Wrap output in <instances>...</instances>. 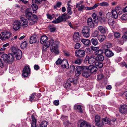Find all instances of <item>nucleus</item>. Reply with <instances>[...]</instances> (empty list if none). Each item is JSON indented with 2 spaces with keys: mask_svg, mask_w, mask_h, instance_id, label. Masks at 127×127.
Returning a JSON list of instances; mask_svg holds the SVG:
<instances>
[{
  "mask_svg": "<svg viewBox=\"0 0 127 127\" xmlns=\"http://www.w3.org/2000/svg\"><path fill=\"white\" fill-rule=\"evenodd\" d=\"M48 124V122L45 121H44L41 122L40 125V127H47V126Z\"/></svg>",
  "mask_w": 127,
  "mask_h": 127,
  "instance_id": "34",
  "label": "nucleus"
},
{
  "mask_svg": "<svg viewBox=\"0 0 127 127\" xmlns=\"http://www.w3.org/2000/svg\"><path fill=\"white\" fill-rule=\"evenodd\" d=\"M114 49L118 53L120 52L122 50V49L121 48L117 46H115L114 48Z\"/></svg>",
  "mask_w": 127,
  "mask_h": 127,
  "instance_id": "47",
  "label": "nucleus"
},
{
  "mask_svg": "<svg viewBox=\"0 0 127 127\" xmlns=\"http://www.w3.org/2000/svg\"><path fill=\"white\" fill-rule=\"evenodd\" d=\"M36 41V35L34 34L30 37L29 42L31 44H32L35 43Z\"/></svg>",
  "mask_w": 127,
  "mask_h": 127,
  "instance_id": "19",
  "label": "nucleus"
},
{
  "mask_svg": "<svg viewBox=\"0 0 127 127\" xmlns=\"http://www.w3.org/2000/svg\"><path fill=\"white\" fill-rule=\"evenodd\" d=\"M84 67H81V66H78L76 68V70L78 72H79L81 73V72L82 71H83L84 70Z\"/></svg>",
  "mask_w": 127,
  "mask_h": 127,
  "instance_id": "32",
  "label": "nucleus"
},
{
  "mask_svg": "<svg viewBox=\"0 0 127 127\" xmlns=\"http://www.w3.org/2000/svg\"><path fill=\"white\" fill-rule=\"evenodd\" d=\"M21 23L19 20H17L14 22L13 24V28L14 30H17L19 29L21 26Z\"/></svg>",
  "mask_w": 127,
  "mask_h": 127,
  "instance_id": "12",
  "label": "nucleus"
},
{
  "mask_svg": "<svg viewBox=\"0 0 127 127\" xmlns=\"http://www.w3.org/2000/svg\"><path fill=\"white\" fill-rule=\"evenodd\" d=\"M71 85V84L70 83H68V82H67L65 83V84L64 85V87L66 89L69 88Z\"/></svg>",
  "mask_w": 127,
  "mask_h": 127,
  "instance_id": "51",
  "label": "nucleus"
},
{
  "mask_svg": "<svg viewBox=\"0 0 127 127\" xmlns=\"http://www.w3.org/2000/svg\"><path fill=\"white\" fill-rule=\"evenodd\" d=\"M105 54L108 57H110L114 55L113 53L108 49L105 50Z\"/></svg>",
  "mask_w": 127,
  "mask_h": 127,
  "instance_id": "18",
  "label": "nucleus"
},
{
  "mask_svg": "<svg viewBox=\"0 0 127 127\" xmlns=\"http://www.w3.org/2000/svg\"><path fill=\"white\" fill-rule=\"evenodd\" d=\"M81 41L84 45L86 46L89 45L91 43L90 40L88 39H83Z\"/></svg>",
  "mask_w": 127,
  "mask_h": 127,
  "instance_id": "25",
  "label": "nucleus"
},
{
  "mask_svg": "<svg viewBox=\"0 0 127 127\" xmlns=\"http://www.w3.org/2000/svg\"><path fill=\"white\" fill-rule=\"evenodd\" d=\"M106 37L104 35H99L98 36L97 39L100 42H103L104 40L106 38Z\"/></svg>",
  "mask_w": 127,
  "mask_h": 127,
  "instance_id": "22",
  "label": "nucleus"
},
{
  "mask_svg": "<svg viewBox=\"0 0 127 127\" xmlns=\"http://www.w3.org/2000/svg\"><path fill=\"white\" fill-rule=\"evenodd\" d=\"M81 34L78 32H75L73 35V39L74 41L77 42L80 41V38L81 36Z\"/></svg>",
  "mask_w": 127,
  "mask_h": 127,
  "instance_id": "10",
  "label": "nucleus"
},
{
  "mask_svg": "<svg viewBox=\"0 0 127 127\" xmlns=\"http://www.w3.org/2000/svg\"><path fill=\"white\" fill-rule=\"evenodd\" d=\"M47 18L50 19V20H52L53 19V17L54 16V14H52L51 15L49 13H48L46 14Z\"/></svg>",
  "mask_w": 127,
  "mask_h": 127,
  "instance_id": "56",
  "label": "nucleus"
},
{
  "mask_svg": "<svg viewBox=\"0 0 127 127\" xmlns=\"http://www.w3.org/2000/svg\"><path fill=\"white\" fill-rule=\"evenodd\" d=\"M66 16L67 14L64 13L61 15L59 16L56 20L53 21L52 22L56 24L60 23L62 21H66Z\"/></svg>",
  "mask_w": 127,
  "mask_h": 127,
  "instance_id": "5",
  "label": "nucleus"
},
{
  "mask_svg": "<svg viewBox=\"0 0 127 127\" xmlns=\"http://www.w3.org/2000/svg\"><path fill=\"white\" fill-rule=\"evenodd\" d=\"M82 62V59L78 58L75 60V63L77 64L80 65L81 63Z\"/></svg>",
  "mask_w": 127,
  "mask_h": 127,
  "instance_id": "46",
  "label": "nucleus"
},
{
  "mask_svg": "<svg viewBox=\"0 0 127 127\" xmlns=\"http://www.w3.org/2000/svg\"><path fill=\"white\" fill-rule=\"evenodd\" d=\"M120 111H127V106L124 105L121 106L119 108Z\"/></svg>",
  "mask_w": 127,
  "mask_h": 127,
  "instance_id": "30",
  "label": "nucleus"
},
{
  "mask_svg": "<svg viewBox=\"0 0 127 127\" xmlns=\"http://www.w3.org/2000/svg\"><path fill=\"white\" fill-rule=\"evenodd\" d=\"M103 54L104 52L103 50L101 49L97 50L95 52V54L97 56Z\"/></svg>",
  "mask_w": 127,
  "mask_h": 127,
  "instance_id": "29",
  "label": "nucleus"
},
{
  "mask_svg": "<svg viewBox=\"0 0 127 127\" xmlns=\"http://www.w3.org/2000/svg\"><path fill=\"white\" fill-rule=\"evenodd\" d=\"M103 75L102 74L99 75L97 76V78L98 80H100L103 77Z\"/></svg>",
  "mask_w": 127,
  "mask_h": 127,
  "instance_id": "61",
  "label": "nucleus"
},
{
  "mask_svg": "<svg viewBox=\"0 0 127 127\" xmlns=\"http://www.w3.org/2000/svg\"><path fill=\"white\" fill-rule=\"evenodd\" d=\"M29 9H27L25 11V16L26 18L28 19H30L32 18V14L29 11Z\"/></svg>",
  "mask_w": 127,
  "mask_h": 127,
  "instance_id": "16",
  "label": "nucleus"
},
{
  "mask_svg": "<svg viewBox=\"0 0 127 127\" xmlns=\"http://www.w3.org/2000/svg\"><path fill=\"white\" fill-rule=\"evenodd\" d=\"M32 2L37 4H40L42 2V0H32Z\"/></svg>",
  "mask_w": 127,
  "mask_h": 127,
  "instance_id": "53",
  "label": "nucleus"
},
{
  "mask_svg": "<svg viewBox=\"0 0 127 127\" xmlns=\"http://www.w3.org/2000/svg\"><path fill=\"white\" fill-rule=\"evenodd\" d=\"M82 75L83 76L86 78H88L90 76V73L89 70L88 69L87 67H84V70L83 72Z\"/></svg>",
  "mask_w": 127,
  "mask_h": 127,
  "instance_id": "14",
  "label": "nucleus"
},
{
  "mask_svg": "<svg viewBox=\"0 0 127 127\" xmlns=\"http://www.w3.org/2000/svg\"><path fill=\"white\" fill-rule=\"evenodd\" d=\"M92 16L94 19V22L95 23H97L98 22V19L97 14L95 13H93Z\"/></svg>",
  "mask_w": 127,
  "mask_h": 127,
  "instance_id": "28",
  "label": "nucleus"
},
{
  "mask_svg": "<svg viewBox=\"0 0 127 127\" xmlns=\"http://www.w3.org/2000/svg\"><path fill=\"white\" fill-rule=\"evenodd\" d=\"M112 16L114 18L116 19L118 17V14L117 11L115 10H113L112 11Z\"/></svg>",
  "mask_w": 127,
  "mask_h": 127,
  "instance_id": "37",
  "label": "nucleus"
},
{
  "mask_svg": "<svg viewBox=\"0 0 127 127\" xmlns=\"http://www.w3.org/2000/svg\"><path fill=\"white\" fill-rule=\"evenodd\" d=\"M37 96V95L35 93H33L30 96L29 101L31 102H32L33 100L36 99L35 98Z\"/></svg>",
  "mask_w": 127,
  "mask_h": 127,
  "instance_id": "27",
  "label": "nucleus"
},
{
  "mask_svg": "<svg viewBox=\"0 0 127 127\" xmlns=\"http://www.w3.org/2000/svg\"><path fill=\"white\" fill-rule=\"evenodd\" d=\"M95 56L93 55H92L89 57V63L90 64H91L95 62Z\"/></svg>",
  "mask_w": 127,
  "mask_h": 127,
  "instance_id": "23",
  "label": "nucleus"
},
{
  "mask_svg": "<svg viewBox=\"0 0 127 127\" xmlns=\"http://www.w3.org/2000/svg\"><path fill=\"white\" fill-rule=\"evenodd\" d=\"M75 55L76 57L82 58L84 57L85 51L83 50H76L75 51Z\"/></svg>",
  "mask_w": 127,
  "mask_h": 127,
  "instance_id": "7",
  "label": "nucleus"
},
{
  "mask_svg": "<svg viewBox=\"0 0 127 127\" xmlns=\"http://www.w3.org/2000/svg\"><path fill=\"white\" fill-rule=\"evenodd\" d=\"M61 2H58L56 5H55L54 6V8L55 9H56L57 7H59L61 5Z\"/></svg>",
  "mask_w": 127,
  "mask_h": 127,
  "instance_id": "55",
  "label": "nucleus"
},
{
  "mask_svg": "<svg viewBox=\"0 0 127 127\" xmlns=\"http://www.w3.org/2000/svg\"><path fill=\"white\" fill-rule=\"evenodd\" d=\"M91 42L92 44L94 46H96L98 43V42L96 39H92Z\"/></svg>",
  "mask_w": 127,
  "mask_h": 127,
  "instance_id": "31",
  "label": "nucleus"
},
{
  "mask_svg": "<svg viewBox=\"0 0 127 127\" xmlns=\"http://www.w3.org/2000/svg\"><path fill=\"white\" fill-rule=\"evenodd\" d=\"M8 55H7L6 54H4L2 55L1 57V58H3L4 61L5 62H7L8 60Z\"/></svg>",
  "mask_w": 127,
  "mask_h": 127,
  "instance_id": "39",
  "label": "nucleus"
},
{
  "mask_svg": "<svg viewBox=\"0 0 127 127\" xmlns=\"http://www.w3.org/2000/svg\"><path fill=\"white\" fill-rule=\"evenodd\" d=\"M111 120L107 117H105L103 118L102 120V123L101 124H103V125L104 124H108V125L111 124L112 123L111 122Z\"/></svg>",
  "mask_w": 127,
  "mask_h": 127,
  "instance_id": "15",
  "label": "nucleus"
},
{
  "mask_svg": "<svg viewBox=\"0 0 127 127\" xmlns=\"http://www.w3.org/2000/svg\"><path fill=\"white\" fill-rule=\"evenodd\" d=\"M31 118L32 119V122L31 123V127H36V120L35 118L34 115L31 116Z\"/></svg>",
  "mask_w": 127,
  "mask_h": 127,
  "instance_id": "21",
  "label": "nucleus"
},
{
  "mask_svg": "<svg viewBox=\"0 0 127 127\" xmlns=\"http://www.w3.org/2000/svg\"><path fill=\"white\" fill-rule=\"evenodd\" d=\"M87 68L89 70L90 73L94 74L95 73L98 69L96 67L94 66L93 65L89 66L88 67H87Z\"/></svg>",
  "mask_w": 127,
  "mask_h": 127,
  "instance_id": "11",
  "label": "nucleus"
},
{
  "mask_svg": "<svg viewBox=\"0 0 127 127\" xmlns=\"http://www.w3.org/2000/svg\"><path fill=\"white\" fill-rule=\"evenodd\" d=\"M55 63L57 65L61 64V67L64 68H66L68 69L69 67V65L67 60L66 59L62 60L61 59L59 58L56 61Z\"/></svg>",
  "mask_w": 127,
  "mask_h": 127,
  "instance_id": "2",
  "label": "nucleus"
},
{
  "mask_svg": "<svg viewBox=\"0 0 127 127\" xmlns=\"http://www.w3.org/2000/svg\"><path fill=\"white\" fill-rule=\"evenodd\" d=\"M89 32H85L82 33V34L85 37L88 38L90 36V34L89 33Z\"/></svg>",
  "mask_w": 127,
  "mask_h": 127,
  "instance_id": "52",
  "label": "nucleus"
},
{
  "mask_svg": "<svg viewBox=\"0 0 127 127\" xmlns=\"http://www.w3.org/2000/svg\"><path fill=\"white\" fill-rule=\"evenodd\" d=\"M88 123L87 122L85 121L81 122L80 125V127H86Z\"/></svg>",
  "mask_w": 127,
  "mask_h": 127,
  "instance_id": "38",
  "label": "nucleus"
},
{
  "mask_svg": "<svg viewBox=\"0 0 127 127\" xmlns=\"http://www.w3.org/2000/svg\"><path fill=\"white\" fill-rule=\"evenodd\" d=\"M27 42L25 41L22 43L21 45V47L22 49H24L27 46Z\"/></svg>",
  "mask_w": 127,
  "mask_h": 127,
  "instance_id": "43",
  "label": "nucleus"
},
{
  "mask_svg": "<svg viewBox=\"0 0 127 127\" xmlns=\"http://www.w3.org/2000/svg\"><path fill=\"white\" fill-rule=\"evenodd\" d=\"M30 68L28 66H26L23 70V76L24 77H27L30 73Z\"/></svg>",
  "mask_w": 127,
  "mask_h": 127,
  "instance_id": "9",
  "label": "nucleus"
},
{
  "mask_svg": "<svg viewBox=\"0 0 127 127\" xmlns=\"http://www.w3.org/2000/svg\"><path fill=\"white\" fill-rule=\"evenodd\" d=\"M74 81V79L73 78H70L67 81L68 82V83H70V84L71 83H72Z\"/></svg>",
  "mask_w": 127,
  "mask_h": 127,
  "instance_id": "64",
  "label": "nucleus"
},
{
  "mask_svg": "<svg viewBox=\"0 0 127 127\" xmlns=\"http://www.w3.org/2000/svg\"><path fill=\"white\" fill-rule=\"evenodd\" d=\"M59 100H55L53 102V104L56 106L58 105L59 104Z\"/></svg>",
  "mask_w": 127,
  "mask_h": 127,
  "instance_id": "60",
  "label": "nucleus"
},
{
  "mask_svg": "<svg viewBox=\"0 0 127 127\" xmlns=\"http://www.w3.org/2000/svg\"><path fill=\"white\" fill-rule=\"evenodd\" d=\"M67 14L68 15H71L72 13L71 8L70 7H68L67 8Z\"/></svg>",
  "mask_w": 127,
  "mask_h": 127,
  "instance_id": "50",
  "label": "nucleus"
},
{
  "mask_svg": "<svg viewBox=\"0 0 127 127\" xmlns=\"http://www.w3.org/2000/svg\"><path fill=\"white\" fill-rule=\"evenodd\" d=\"M58 42L56 41L54 39V41H53V42H52L51 44H50V45H51L50 48L51 51L55 54L59 53V51L58 49Z\"/></svg>",
  "mask_w": 127,
  "mask_h": 127,
  "instance_id": "3",
  "label": "nucleus"
},
{
  "mask_svg": "<svg viewBox=\"0 0 127 127\" xmlns=\"http://www.w3.org/2000/svg\"><path fill=\"white\" fill-rule=\"evenodd\" d=\"M2 36L1 35L0 38L2 40L6 39H8L10 37L11 33L9 32L4 31L1 32Z\"/></svg>",
  "mask_w": 127,
  "mask_h": 127,
  "instance_id": "6",
  "label": "nucleus"
},
{
  "mask_svg": "<svg viewBox=\"0 0 127 127\" xmlns=\"http://www.w3.org/2000/svg\"><path fill=\"white\" fill-rule=\"evenodd\" d=\"M64 124L66 127H67L68 125H70L71 124V123L69 121H67L65 122Z\"/></svg>",
  "mask_w": 127,
  "mask_h": 127,
  "instance_id": "63",
  "label": "nucleus"
},
{
  "mask_svg": "<svg viewBox=\"0 0 127 127\" xmlns=\"http://www.w3.org/2000/svg\"><path fill=\"white\" fill-rule=\"evenodd\" d=\"M99 33V32L98 31H95L93 33L92 35L94 37H96L98 36Z\"/></svg>",
  "mask_w": 127,
  "mask_h": 127,
  "instance_id": "49",
  "label": "nucleus"
},
{
  "mask_svg": "<svg viewBox=\"0 0 127 127\" xmlns=\"http://www.w3.org/2000/svg\"><path fill=\"white\" fill-rule=\"evenodd\" d=\"M108 24L112 26L114 24L115 22L114 21V18L108 20Z\"/></svg>",
  "mask_w": 127,
  "mask_h": 127,
  "instance_id": "42",
  "label": "nucleus"
},
{
  "mask_svg": "<svg viewBox=\"0 0 127 127\" xmlns=\"http://www.w3.org/2000/svg\"><path fill=\"white\" fill-rule=\"evenodd\" d=\"M12 53L14 54H15V57L17 59H20L22 56V52L21 51L17 48L13 47L12 48Z\"/></svg>",
  "mask_w": 127,
  "mask_h": 127,
  "instance_id": "4",
  "label": "nucleus"
},
{
  "mask_svg": "<svg viewBox=\"0 0 127 127\" xmlns=\"http://www.w3.org/2000/svg\"><path fill=\"white\" fill-rule=\"evenodd\" d=\"M100 117L98 115L96 116L95 118V121L96 122L95 125L98 127H101L103 126V124L100 122Z\"/></svg>",
  "mask_w": 127,
  "mask_h": 127,
  "instance_id": "13",
  "label": "nucleus"
},
{
  "mask_svg": "<svg viewBox=\"0 0 127 127\" xmlns=\"http://www.w3.org/2000/svg\"><path fill=\"white\" fill-rule=\"evenodd\" d=\"M96 60L98 61H102L104 59V57L103 54L97 56L95 57Z\"/></svg>",
  "mask_w": 127,
  "mask_h": 127,
  "instance_id": "26",
  "label": "nucleus"
},
{
  "mask_svg": "<svg viewBox=\"0 0 127 127\" xmlns=\"http://www.w3.org/2000/svg\"><path fill=\"white\" fill-rule=\"evenodd\" d=\"M49 47V46H48L46 45H43V46L42 49V50L44 52L46 51L47 50V48Z\"/></svg>",
  "mask_w": 127,
  "mask_h": 127,
  "instance_id": "62",
  "label": "nucleus"
},
{
  "mask_svg": "<svg viewBox=\"0 0 127 127\" xmlns=\"http://www.w3.org/2000/svg\"><path fill=\"white\" fill-rule=\"evenodd\" d=\"M31 7L32 9L33 13H36L38 8L37 5H36L32 4L31 5Z\"/></svg>",
  "mask_w": 127,
  "mask_h": 127,
  "instance_id": "33",
  "label": "nucleus"
},
{
  "mask_svg": "<svg viewBox=\"0 0 127 127\" xmlns=\"http://www.w3.org/2000/svg\"><path fill=\"white\" fill-rule=\"evenodd\" d=\"M20 21L21 22V26L23 27H26L28 26V22L27 20L22 16H20Z\"/></svg>",
  "mask_w": 127,
  "mask_h": 127,
  "instance_id": "8",
  "label": "nucleus"
},
{
  "mask_svg": "<svg viewBox=\"0 0 127 127\" xmlns=\"http://www.w3.org/2000/svg\"><path fill=\"white\" fill-rule=\"evenodd\" d=\"M28 20V23L30 25H32L34 24L36 22V21L32 18H31Z\"/></svg>",
  "mask_w": 127,
  "mask_h": 127,
  "instance_id": "36",
  "label": "nucleus"
},
{
  "mask_svg": "<svg viewBox=\"0 0 127 127\" xmlns=\"http://www.w3.org/2000/svg\"><path fill=\"white\" fill-rule=\"evenodd\" d=\"M121 20L123 21H127V14H124L121 17Z\"/></svg>",
  "mask_w": 127,
  "mask_h": 127,
  "instance_id": "41",
  "label": "nucleus"
},
{
  "mask_svg": "<svg viewBox=\"0 0 127 127\" xmlns=\"http://www.w3.org/2000/svg\"><path fill=\"white\" fill-rule=\"evenodd\" d=\"M90 30V29L87 26L85 27L82 31V33L85 32H89Z\"/></svg>",
  "mask_w": 127,
  "mask_h": 127,
  "instance_id": "44",
  "label": "nucleus"
},
{
  "mask_svg": "<svg viewBox=\"0 0 127 127\" xmlns=\"http://www.w3.org/2000/svg\"><path fill=\"white\" fill-rule=\"evenodd\" d=\"M106 17L108 19H111L113 18V17L112 16L111 13L110 12H108L106 14Z\"/></svg>",
  "mask_w": 127,
  "mask_h": 127,
  "instance_id": "45",
  "label": "nucleus"
},
{
  "mask_svg": "<svg viewBox=\"0 0 127 127\" xmlns=\"http://www.w3.org/2000/svg\"><path fill=\"white\" fill-rule=\"evenodd\" d=\"M80 44L79 43H77L75 44L74 48L75 49H78L80 47Z\"/></svg>",
  "mask_w": 127,
  "mask_h": 127,
  "instance_id": "59",
  "label": "nucleus"
},
{
  "mask_svg": "<svg viewBox=\"0 0 127 127\" xmlns=\"http://www.w3.org/2000/svg\"><path fill=\"white\" fill-rule=\"evenodd\" d=\"M99 5L103 6H108L109 4L107 2H104L100 3Z\"/></svg>",
  "mask_w": 127,
  "mask_h": 127,
  "instance_id": "48",
  "label": "nucleus"
},
{
  "mask_svg": "<svg viewBox=\"0 0 127 127\" xmlns=\"http://www.w3.org/2000/svg\"><path fill=\"white\" fill-rule=\"evenodd\" d=\"M87 22L88 26L91 28L94 27V25L93 21L92 19L91 18H89L88 19Z\"/></svg>",
  "mask_w": 127,
  "mask_h": 127,
  "instance_id": "17",
  "label": "nucleus"
},
{
  "mask_svg": "<svg viewBox=\"0 0 127 127\" xmlns=\"http://www.w3.org/2000/svg\"><path fill=\"white\" fill-rule=\"evenodd\" d=\"M74 109L75 110H78L79 111H84V108L81 105L75 104L74 106Z\"/></svg>",
  "mask_w": 127,
  "mask_h": 127,
  "instance_id": "20",
  "label": "nucleus"
},
{
  "mask_svg": "<svg viewBox=\"0 0 127 127\" xmlns=\"http://www.w3.org/2000/svg\"><path fill=\"white\" fill-rule=\"evenodd\" d=\"M70 69L71 73H72L74 72L75 70L74 66L73 65H71L70 68Z\"/></svg>",
  "mask_w": 127,
  "mask_h": 127,
  "instance_id": "54",
  "label": "nucleus"
},
{
  "mask_svg": "<svg viewBox=\"0 0 127 127\" xmlns=\"http://www.w3.org/2000/svg\"><path fill=\"white\" fill-rule=\"evenodd\" d=\"M32 18L33 19L35 20L36 21L37 20L38 17L36 15L32 14Z\"/></svg>",
  "mask_w": 127,
  "mask_h": 127,
  "instance_id": "58",
  "label": "nucleus"
},
{
  "mask_svg": "<svg viewBox=\"0 0 127 127\" xmlns=\"http://www.w3.org/2000/svg\"><path fill=\"white\" fill-rule=\"evenodd\" d=\"M13 59L14 57L11 54H9L8 55L7 62L8 63L11 62L12 61H13Z\"/></svg>",
  "mask_w": 127,
  "mask_h": 127,
  "instance_id": "35",
  "label": "nucleus"
},
{
  "mask_svg": "<svg viewBox=\"0 0 127 127\" xmlns=\"http://www.w3.org/2000/svg\"><path fill=\"white\" fill-rule=\"evenodd\" d=\"M98 29L100 32L103 34L105 33L106 32V30L105 28L102 26H99L98 27Z\"/></svg>",
  "mask_w": 127,
  "mask_h": 127,
  "instance_id": "24",
  "label": "nucleus"
},
{
  "mask_svg": "<svg viewBox=\"0 0 127 127\" xmlns=\"http://www.w3.org/2000/svg\"><path fill=\"white\" fill-rule=\"evenodd\" d=\"M95 65L99 68H101L103 66L102 63L99 62H97L95 63Z\"/></svg>",
  "mask_w": 127,
  "mask_h": 127,
  "instance_id": "40",
  "label": "nucleus"
},
{
  "mask_svg": "<svg viewBox=\"0 0 127 127\" xmlns=\"http://www.w3.org/2000/svg\"><path fill=\"white\" fill-rule=\"evenodd\" d=\"M114 33L115 37L116 38H119L120 36V34L119 33L114 32Z\"/></svg>",
  "mask_w": 127,
  "mask_h": 127,
  "instance_id": "57",
  "label": "nucleus"
},
{
  "mask_svg": "<svg viewBox=\"0 0 127 127\" xmlns=\"http://www.w3.org/2000/svg\"><path fill=\"white\" fill-rule=\"evenodd\" d=\"M54 38L53 37L51 38L50 41H47V37L46 36H42L40 39V42L43 44V45H46L49 46L50 44H51L52 42L54 41Z\"/></svg>",
  "mask_w": 127,
  "mask_h": 127,
  "instance_id": "1",
  "label": "nucleus"
}]
</instances>
